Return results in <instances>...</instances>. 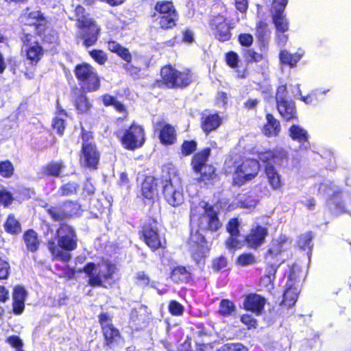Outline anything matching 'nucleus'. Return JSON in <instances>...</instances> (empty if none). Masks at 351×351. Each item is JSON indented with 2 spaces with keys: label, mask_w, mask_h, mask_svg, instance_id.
<instances>
[{
  "label": "nucleus",
  "mask_w": 351,
  "mask_h": 351,
  "mask_svg": "<svg viewBox=\"0 0 351 351\" xmlns=\"http://www.w3.org/2000/svg\"><path fill=\"white\" fill-rule=\"evenodd\" d=\"M25 22L19 38L25 47V58L32 66H36L45 55L43 46L51 49L58 45V33L49 25V21L40 10H34L24 14Z\"/></svg>",
  "instance_id": "nucleus-1"
},
{
  "label": "nucleus",
  "mask_w": 351,
  "mask_h": 351,
  "mask_svg": "<svg viewBox=\"0 0 351 351\" xmlns=\"http://www.w3.org/2000/svg\"><path fill=\"white\" fill-rule=\"evenodd\" d=\"M257 157L264 165V173L271 189L281 191L284 182L274 165L278 167L287 166L289 161V152L282 147H276L258 152Z\"/></svg>",
  "instance_id": "nucleus-2"
},
{
  "label": "nucleus",
  "mask_w": 351,
  "mask_h": 351,
  "mask_svg": "<svg viewBox=\"0 0 351 351\" xmlns=\"http://www.w3.org/2000/svg\"><path fill=\"white\" fill-rule=\"evenodd\" d=\"M55 237L56 242L53 239L47 241L52 259L69 263L72 258L70 252L77 247L78 239L74 228L66 223H62L56 230Z\"/></svg>",
  "instance_id": "nucleus-3"
},
{
  "label": "nucleus",
  "mask_w": 351,
  "mask_h": 351,
  "mask_svg": "<svg viewBox=\"0 0 351 351\" xmlns=\"http://www.w3.org/2000/svg\"><path fill=\"white\" fill-rule=\"evenodd\" d=\"M75 26L77 27V44L81 43L88 48L97 44L101 33V27L82 5L74 9Z\"/></svg>",
  "instance_id": "nucleus-4"
},
{
  "label": "nucleus",
  "mask_w": 351,
  "mask_h": 351,
  "mask_svg": "<svg viewBox=\"0 0 351 351\" xmlns=\"http://www.w3.org/2000/svg\"><path fill=\"white\" fill-rule=\"evenodd\" d=\"M162 194L166 202L173 207H178L184 201L182 179L178 170L174 167H167L160 178Z\"/></svg>",
  "instance_id": "nucleus-5"
},
{
  "label": "nucleus",
  "mask_w": 351,
  "mask_h": 351,
  "mask_svg": "<svg viewBox=\"0 0 351 351\" xmlns=\"http://www.w3.org/2000/svg\"><path fill=\"white\" fill-rule=\"evenodd\" d=\"M104 269L99 267L93 262L87 263L80 270L88 278V285L91 287L107 288L111 287L114 282V276L117 270V265L109 261L103 262Z\"/></svg>",
  "instance_id": "nucleus-6"
},
{
  "label": "nucleus",
  "mask_w": 351,
  "mask_h": 351,
  "mask_svg": "<svg viewBox=\"0 0 351 351\" xmlns=\"http://www.w3.org/2000/svg\"><path fill=\"white\" fill-rule=\"evenodd\" d=\"M202 208L204 211L201 213L199 206H191L189 214L191 223L197 226L199 230L217 232L222 226V223L219 217V212L208 202H205Z\"/></svg>",
  "instance_id": "nucleus-7"
},
{
  "label": "nucleus",
  "mask_w": 351,
  "mask_h": 351,
  "mask_svg": "<svg viewBox=\"0 0 351 351\" xmlns=\"http://www.w3.org/2000/svg\"><path fill=\"white\" fill-rule=\"evenodd\" d=\"M152 14V21L162 31H169L178 26L180 19L179 12L172 0L157 1Z\"/></svg>",
  "instance_id": "nucleus-8"
},
{
  "label": "nucleus",
  "mask_w": 351,
  "mask_h": 351,
  "mask_svg": "<svg viewBox=\"0 0 351 351\" xmlns=\"http://www.w3.org/2000/svg\"><path fill=\"white\" fill-rule=\"evenodd\" d=\"M160 79L156 80L154 85L158 88L182 89L189 86L193 81V74L189 69L179 71L170 64L161 67Z\"/></svg>",
  "instance_id": "nucleus-9"
},
{
  "label": "nucleus",
  "mask_w": 351,
  "mask_h": 351,
  "mask_svg": "<svg viewBox=\"0 0 351 351\" xmlns=\"http://www.w3.org/2000/svg\"><path fill=\"white\" fill-rule=\"evenodd\" d=\"M80 138L82 143L79 152L80 164L84 168L96 170L100 161L101 154L94 141V134L82 127Z\"/></svg>",
  "instance_id": "nucleus-10"
},
{
  "label": "nucleus",
  "mask_w": 351,
  "mask_h": 351,
  "mask_svg": "<svg viewBox=\"0 0 351 351\" xmlns=\"http://www.w3.org/2000/svg\"><path fill=\"white\" fill-rule=\"evenodd\" d=\"M125 149L134 151L142 147L146 141L145 130L143 125L132 122L128 128L115 132Z\"/></svg>",
  "instance_id": "nucleus-11"
},
{
  "label": "nucleus",
  "mask_w": 351,
  "mask_h": 351,
  "mask_svg": "<svg viewBox=\"0 0 351 351\" xmlns=\"http://www.w3.org/2000/svg\"><path fill=\"white\" fill-rule=\"evenodd\" d=\"M43 207L53 221H62L76 218L81 216L83 213L80 203L71 199H65L53 206L46 204Z\"/></svg>",
  "instance_id": "nucleus-12"
},
{
  "label": "nucleus",
  "mask_w": 351,
  "mask_h": 351,
  "mask_svg": "<svg viewBox=\"0 0 351 351\" xmlns=\"http://www.w3.org/2000/svg\"><path fill=\"white\" fill-rule=\"evenodd\" d=\"M138 235L152 252L165 251L167 247V242L165 235L160 233L158 227L154 222H144L138 227Z\"/></svg>",
  "instance_id": "nucleus-13"
},
{
  "label": "nucleus",
  "mask_w": 351,
  "mask_h": 351,
  "mask_svg": "<svg viewBox=\"0 0 351 351\" xmlns=\"http://www.w3.org/2000/svg\"><path fill=\"white\" fill-rule=\"evenodd\" d=\"M73 72L82 90L95 92L101 87V78L95 69L88 62L77 64Z\"/></svg>",
  "instance_id": "nucleus-14"
},
{
  "label": "nucleus",
  "mask_w": 351,
  "mask_h": 351,
  "mask_svg": "<svg viewBox=\"0 0 351 351\" xmlns=\"http://www.w3.org/2000/svg\"><path fill=\"white\" fill-rule=\"evenodd\" d=\"M210 154L211 149L204 147L195 153L191 158V166L194 172L199 174V182L209 183L217 176L215 168L212 165L207 164Z\"/></svg>",
  "instance_id": "nucleus-15"
},
{
  "label": "nucleus",
  "mask_w": 351,
  "mask_h": 351,
  "mask_svg": "<svg viewBox=\"0 0 351 351\" xmlns=\"http://www.w3.org/2000/svg\"><path fill=\"white\" fill-rule=\"evenodd\" d=\"M288 90L286 84L278 86L276 94V106L278 113L286 121H298V111L295 101L288 98Z\"/></svg>",
  "instance_id": "nucleus-16"
},
{
  "label": "nucleus",
  "mask_w": 351,
  "mask_h": 351,
  "mask_svg": "<svg viewBox=\"0 0 351 351\" xmlns=\"http://www.w3.org/2000/svg\"><path fill=\"white\" fill-rule=\"evenodd\" d=\"M259 159L246 158L239 165L233 177V183L238 186L244 184L256 178L260 170Z\"/></svg>",
  "instance_id": "nucleus-17"
},
{
  "label": "nucleus",
  "mask_w": 351,
  "mask_h": 351,
  "mask_svg": "<svg viewBox=\"0 0 351 351\" xmlns=\"http://www.w3.org/2000/svg\"><path fill=\"white\" fill-rule=\"evenodd\" d=\"M241 223L238 217H233L229 219L226 226L228 236L224 241L226 248L231 252L243 249L245 245V237L241 239L240 232Z\"/></svg>",
  "instance_id": "nucleus-18"
},
{
  "label": "nucleus",
  "mask_w": 351,
  "mask_h": 351,
  "mask_svg": "<svg viewBox=\"0 0 351 351\" xmlns=\"http://www.w3.org/2000/svg\"><path fill=\"white\" fill-rule=\"evenodd\" d=\"M98 322L101 329L105 346L109 348H114L121 338V335L119 329L113 325L112 317L107 313L102 312L98 315Z\"/></svg>",
  "instance_id": "nucleus-19"
},
{
  "label": "nucleus",
  "mask_w": 351,
  "mask_h": 351,
  "mask_svg": "<svg viewBox=\"0 0 351 351\" xmlns=\"http://www.w3.org/2000/svg\"><path fill=\"white\" fill-rule=\"evenodd\" d=\"M209 25L215 38L219 41L223 43L231 40V31L234 28V25L224 16H214L210 21Z\"/></svg>",
  "instance_id": "nucleus-20"
},
{
  "label": "nucleus",
  "mask_w": 351,
  "mask_h": 351,
  "mask_svg": "<svg viewBox=\"0 0 351 351\" xmlns=\"http://www.w3.org/2000/svg\"><path fill=\"white\" fill-rule=\"evenodd\" d=\"M268 235L267 227L256 224L252 227L245 235L246 246L250 249L257 250L263 245Z\"/></svg>",
  "instance_id": "nucleus-21"
},
{
  "label": "nucleus",
  "mask_w": 351,
  "mask_h": 351,
  "mask_svg": "<svg viewBox=\"0 0 351 351\" xmlns=\"http://www.w3.org/2000/svg\"><path fill=\"white\" fill-rule=\"evenodd\" d=\"M223 119L219 112L205 110L200 114V128L206 135L217 130L222 124Z\"/></svg>",
  "instance_id": "nucleus-22"
},
{
  "label": "nucleus",
  "mask_w": 351,
  "mask_h": 351,
  "mask_svg": "<svg viewBox=\"0 0 351 351\" xmlns=\"http://www.w3.org/2000/svg\"><path fill=\"white\" fill-rule=\"evenodd\" d=\"M226 64L234 70L235 77L239 80L245 79L249 76L250 71L247 66L240 64L241 60L239 54L234 51H229L225 53Z\"/></svg>",
  "instance_id": "nucleus-23"
},
{
  "label": "nucleus",
  "mask_w": 351,
  "mask_h": 351,
  "mask_svg": "<svg viewBox=\"0 0 351 351\" xmlns=\"http://www.w3.org/2000/svg\"><path fill=\"white\" fill-rule=\"evenodd\" d=\"M287 241V239L285 237H280L278 239L272 241L265 254V260L268 263L280 265L283 262L280 256L284 251V245Z\"/></svg>",
  "instance_id": "nucleus-24"
},
{
  "label": "nucleus",
  "mask_w": 351,
  "mask_h": 351,
  "mask_svg": "<svg viewBox=\"0 0 351 351\" xmlns=\"http://www.w3.org/2000/svg\"><path fill=\"white\" fill-rule=\"evenodd\" d=\"M158 179L154 176H146L141 182V195L144 202H154L158 195Z\"/></svg>",
  "instance_id": "nucleus-25"
},
{
  "label": "nucleus",
  "mask_w": 351,
  "mask_h": 351,
  "mask_svg": "<svg viewBox=\"0 0 351 351\" xmlns=\"http://www.w3.org/2000/svg\"><path fill=\"white\" fill-rule=\"evenodd\" d=\"M266 299L265 297L255 293H250L244 295L243 308L247 311L261 315L265 308Z\"/></svg>",
  "instance_id": "nucleus-26"
},
{
  "label": "nucleus",
  "mask_w": 351,
  "mask_h": 351,
  "mask_svg": "<svg viewBox=\"0 0 351 351\" xmlns=\"http://www.w3.org/2000/svg\"><path fill=\"white\" fill-rule=\"evenodd\" d=\"M87 93L82 90L73 91V104L79 114H86L93 108V104L86 95Z\"/></svg>",
  "instance_id": "nucleus-27"
},
{
  "label": "nucleus",
  "mask_w": 351,
  "mask_h": 351,
  "mask_svg": "<svg viewBox=\"0 0 351 351\" xmlns=\"http://www.w3.org/2000/svg\"><path fill=\"white\" fill-rule=\"evenodd\" d=\"M265 119L266 122L261 129L262 134L267 138L278 136L281 132L280 121L269 112L266 113Z\"/></svg>",
  "instance_id": "nucleus-28"
},
{
  "label": "nucleus",
  "mask_w": 351,
  "mask_h": 351,
  "mask_svg": "<svg viewBox=\"0 0 351 351\" xmlns=\"http://www.w3.org/2000/svg\"><path fill=\"white\" fill-rule=\"evenodd\" d=\"M160 143L164 146L175 144L178 140V134L175 126L170 123L163 124L158 134Z\"/></svg>",
  "instance_id": "nucleus-29"
},
{
  "label": "nucleus",
  "mask_w": 351,
  "mask_h": 351,
  "mask_svg": "<svg viewBox=\"0 0 351 351\" xmlns=\"http://www.w3.org/2000/svg\"><path fill=\"white\" fill-rule=\"evenodd\" d=\"M191 239L195 243V246L191 252L192 258L195 260L204 258L206 256L205 253L208 250L207 241L205 237L197 231L195 234H191Z\"/></svg>",
  "instance_id": "nucleus-30"
},
{
  "label": "nucleus",
  "mask_w": 351,
  "mask_h": 351,
  "mask_svg": "<svg viewBox=\"0 0 351 351\" xmlns=\"http://www.w3.org/2000/svg\"><path fill=\"white\" fill-rule=\"evenodd\" d=\"M66 166L63 160H51L42 167L41 173L45 177L60 178Z\"/></svg>",
  "instance_id": "nucleus-31"
},
{
  "label": "nucleus",
  "mask_w": 351,
  "mask_h": 351,
  "mask_svg": "<svg viewBox=\"0 0 351 351\" xmlns=\"http://www.w3.org/2000/svg\"><path fill=\"white\" fill-rule=\"evenodd\" d=\"M106 43L108 51L115 53L126 63L130 64L132 62V56L128 48L122 46L116 40L111 39L106 41Z\"/></svg>",
  "instance_id": "nucleus-32"
},
{
  "label": "nucleus",
  "mask_w": 351,
  "mask_h": 351,
  "mask_svg": "<svg viewBox=\"0 0 351 351\" xmlns=\"http://www.w3.org/2000/svg\"><path fill=\"white\" fill-rule=\"evenodd\" d=\"M299 290L292 281L287 282L286 289L283 293V298L280 303L287 308L293 307L298 300Z\"/></svg>",
  "instance_id": "nucleus-33"
},
{
  "label": "nucleus",
  "mask_w": 351,
  "mask_h": 351,
  "mask_svg": "<svg viewBox=\"0 0 351 351\" xmlns=\"http://www.w3.org/2000/svg\"><path fill=\"white\" fill-rule=\"evenodd\" d=\"M170 278L176 284L188 283L191 280L192 276L186 267L179 265L172 269Z\"/></svg>",
  "instance_id": "nucleus-34"
},
{
  "label": "nucleus",
  "mask_w": 351,
  "mask_h": 351,
  "mask_svg": "<svg viewBox=\"0 0 351 351\" xmlns=\"http://www.w3.org/2000/svg\"><path fill=\"white\" fill-rule=\"evenodd\" d=\"M270 33V29L265 21L261 20L257 23L255 27V36L261 47H267Z\"/></svg>",
  "instance_id": "nucleus-35"
},
{
  "label": "nucleus",
  "mask_w": 351,
  "mask_h": 351,
  "mask_svg": "<svg viewBox=\"0 0 351 351\" xmlns=\"http://www.w3.org/2000/svg\"><path fill=\"white\" fill-rule=\"evenodd\" d=\"M23 239L27 249L31 252H35L38 250L40 241L38 234L33 229H28L23 233Z\"/></svg>",
  "instance_id": "nucleus-36"
},
{
  "label": "nucleus",
  "mask_w": 351,
  "mask_h": 351,
  "mask_svg": "<svg viewBox=\"0 0 351 351\" xmlns=\"http://www.w3.org/2000/svg\"><path fill=\"white\" fill-rule=\"evenodd\" d=\"M289 135L292 140L301 144H304L308 141V132L298 125L293 124L290 126Z\"/></svg>",
  "instance_id": "nucleus-37"
},
{
  "label": "nucleus",
  "mask_w": 351,
  "mask_h": 351,
  "mask_svg": "<svg viewBox=\"0 0 351 351\" xmlns=\"http://www.w3.org/2000/svg\"><path fill=\"white\" fill-rule=\"evenodd\" d=\"M241 54L245 63V66L249 64L258 63L263 60L265 56L257 52L254 48H243L241 51Z\"/></svg>",
  "instance_id": "nucleus-38"
},
{
  "label": "nucleus",
  "mask_w": 351,
  "mask_h": 351,
  "mask_svg": "<svg viewBox=\"0 0 351 351\" xmlns=\"http://www.w3.org/2000/svg\"><path fill=\"white\" fill-rule=\"evenodd\" d=\"M5 232L12 235H16L21 232V223L16 219L14 214H9L3 224Z\"/></svg>",
  "instance_id": "nucleus-39"
},
{
  "label": "nucleus",
  "mask_w": 351,
  "mask_h": 351,
  "mask_svg": "<svg viewBox=\"0 0 351 351\" xmlns=\"http://www.w3.org/2000/svg\"><path fill=\"white\" fill-rule=\"evenodd\" d=\"M272 21L276 29V32L285 33L289 29V22L284 12H274L272 14Z\"/></svg>",
  "instance_id": "nucleus-40"
},
{
  "label": "nucleus",
  "mask_w": 351,
  "mask_h": 351,
  "mask_svg": "<svg viewBox=\"0 0 351 351\" xmlns=\"http://www.w3.org/2000/svg\"><path fill=\"white\" fill-rule=\"evenodd\" d=\"M236 311L237 306L232 300L222 299L219 304L217 313L223 317H228L232 316Z\"/></svg>",
  "instance_id": "nucleus-41"
},
{
  "label": "nucleus",
  "mask_w": 351,
  "mask_h": 351,
  "mask_svg": "<svg viewBox=\"0 0 351 351\" xmlns=\"http://www.w3.org/2000/svg\"><path fill=\"white\" fill-rule=\"evenodd\" d=\"M101 99L105 106H112L118 112L127 114V108L125 105L117 100L114 96L106 93L101 95Z\"/></svg>",
  "instance_id": "nucleus-42"
},
{
  "label": "nucleus",
  "mask_w": 351,
  "mask_h": 351,
  "mask_svg": "<svg viewBox=\"0 0 351 351\" xmlns=\"http://www.w3.org/2000/svg\"><path fill=\"white\" fill-rule=\"evenodd\" d=\"M279 58L282 64L293 68L300 61L301 56L297 53H291L287 50H282L279 53Z\"/></svg>",
  "instance_id": "nucleus-43"
},
{
  "label": "nucleus",
  "mask_w": 351,
  "mask_h": 351,
  "mask_svg": "<svg viewBox=\"0 0 351 351\" xmlns=\"http://www.w3.org/2000/svg\"><path fill=\"white\" fill-rule=\"evenodd\" d=\"M79 189L80 184L77 182L69 181L60 186L58 193L61 197H68L77 194Z\"/></svg>",
  "instance_id": "nucleus-44"
},
{
  "label": "nucleus",
  "mask_w": 351,
  "mask_h": 351,
  "mask_svg": "<svg viewBox=\"0 0 351 351\" xmlns=\"http://www.w3.org/2000/svg\"><path fill=\"white\" fill-rule=\"evenodd\" d=\"M257 262V258L252 252H243L239 254L235 260V264L239 267L253 265Z\"/></svg>",
  "instance_id": "nucleus-45"
},
{
  "label": "nucleus",
  "mask_w": 351,
  "mask_h": 351,
  "mask_svg": "<svg viewBox=\"0 0 351 351\" xmlns=\"http://www.w3.org/2000/svg\"><path fill=\"white\" fill-rule=\"evenodd\" d=\"M197 148V143L195 140H184L180 145V154L183 157H186L194 153Z\"/></svg>",
  "instance_id": "nucleus-46"
},
{
  "label": "nucleus",
  "mask_w": 351,
  "mask_h": 351,
  "mask_svg": "<svg viewBox=\"0 0 351 351\" xmlns=\"http://www.w3.org/2000/svg\"><path fill=\"white\" fill-rule=\"evenodd\" d=\"M14 173V167L10 160L0 161V176L10 178Z\"/></svg>",
  "instance_id": "nucleus-47"
},
{
  "label": "nucleus",
  "mask_w": 351,
  "mask_h": 351,
  "mask_svg": "<svg viewBox=\"0 0 351 351\" xmlns=\"http://www.w3.org/2000/svg\"><path fill=\"white\" fill-rule=\"evenodd\" d=\"M134 280L136 286L142 288L147 287L151 284V278L149 274L144 271L136 272Z\"/></svg>",
  "instance_id": "nucleus-48"
},
{
  "label": "nucleus",
  "mask_w": 351,
  "mask_h": 351,
  "mask_svg": "<svg viewBox=\"0 0 351 351\" xmlns=\"http://www.w3.org/2000/svg\"><path fill=\"white\" fill-rule=\"evenodd\" d=\"M88 54L90 57L99 65H104L108 61V55L102 49H92L88 51Z\"/></svg>",
  "instance_id": "nucleus-49"
},
{
  "label": "nucleus",
  "mask_w": 351,
  "mask_h": 351,
  "mask_svg": "<svg viewBox=\"0 0 351 351\" xmlns=\"http://www.w3.org/2000/svg\"><path fill=\"white\" fill-rule=\"evenodd\" d=\"M313 238L312 232L309 231L301 234L298 240V246L303 250L311 249V242Z\"/></svg>",
  "instance_id": "nucleus-50"
},
{
  "label": "nucleus",
  "mask_w": 351,
  "mask_h": 351,
  "mask_svg": "<svg viewBox=\"0 0 351 351\" xmlns=\"http://www.w3.org/2000/svg\"><path fill=\"white\" fill-rule=\"evenodd\" d=\"M13 194L5 189L0 190V205L4 208H9L14 202Z\"/></svg>",
  "instance_id": "nucleus-51"
},
{
  "label": "nucleus",
  "mask_w": 351,
  "mask_h": 351,
  "mask_svg": "<svg viewBox=\"0 0 351 351\" xmlns=\"http://www.w3.org/2000/svg\"><path fill=\"white\" fill-rule=\"evenodd\" d=\"M169 313L172 316H182L184 311V307L179 302L176 300H171L168 305Z\"/></svg>",
  "instance_id": "nucleus-52"
},
{
  "label": "nucleus",
  "mask_w": 351,
  "mask_h": 351,
  "mask_svg": "<svg viewBox=\"0 0 351 351\" xmlns=\"http://www.w3.org/2000/svg\"><path fill=\"white\" fill-rule=\"evenodd\" d=\"M51 127L53 130L56 131L58 135L62 136L66 128V120L58 116H56L53 119Z\"/></svg>",
  "instance_id": "nucleus-53"
},
{
  "label": "nucleus",
  "mask_w": 351,
  "mask_h": 351,
  "mask_svg": "<svg viewBox=\"0 0 351 351\" xmlns=\"http://www.w3.org/2000/svg\"><path fill=\"white\" fill-rule=\"evenodd\" d=\"M181 35L182 38L180 39V43H182L186 45H191L195 42V33L189 27L183 29L181 32Z\"/></svg>",
  "instance_id": "nucleus-54"
},
{
  "label": "nucleus",
  "mask_w": 351,
  "mask_h": 351,
  "mask_svg": "<svg viewBox=\"0 0 351 351\" xmlns=\"http://www.w3.org/2000/svg\"><path fill=\"white\" fill-rule=\"evenodd\" d=\"M12 348H14L16 351H24L23 343L22 339L17 335H11L7 337L5 340Z\"/></svg>",
  "instance_id": "nucleus-55"
},
{
  "label": "nucleus",
  "mask_w": 351,
  "mask_h": 351,
  "mask_svg": "<svg viewBox=\"0 0 351 351\" xmlns=\"http://www.w3.org/2000/svg\"><path fill=\"white\" fill-rule=\"evenodd\" d=\"M238 42L241 47L249 48L254 43V38L250 33H241L238 36Z\"/></svg>",
  "instance_id": "nucleus-56"
},
{
  "label": "nucleus",
  "mask_w": 351,
  "mask_h": 351,
  "mask_svg": "<svg viewBox=\"0 0 351 351\" xmlns=\"http://www.w3.org/2000/svg\"><path fill=\"white\" fill-rule=\"evenodd\" d=\"M27 295V291L23 287L18 285L14 288L12 293L13 301L25 302Z\"/></svg>",
  "instance_id": "nucleus-57"
},
{
  "label": "nucleus",
  "mask_w": 351,
  "mask_h": 351,
  "mask_svg": "<svg viewBox=\"0 0 351 351\" xmlns=\"http://www.w3.org/2000/svg\"><path fill=\"white\" fill-rule=\"evenodd\" d=\"M228 265V261L224 256H220L215 258L212 262V268L215 271H219L225 269Z\"/></svg>",
  "instance_id": "nucleus-58"
},
{
  "label": "nucleus",
  "mask_w": 351,
  "mask_h": 351,
  "mask_svg": "<svg viewBox=\"0 0 351 351\" xmlns=\"http://www.w3.org/2000/svg\"><path fill=\"white\" fill-rule=\"evenodd\" d=\"M220 351H248L247 348L241 343H228L223 345Z\"/></svg>",
  "instance_id": "nucleus-59"
},
{
  "label": "nucleus",
  "mask_w": 351,
  "mask_h": 351,
  "mask_svg": "<svg viewBox=\"0 0 351 351\" xmlns=\"http://www.w3.org/2000/svg\"><path fill=\"white\" fill-rule=\"evenodd\" d=\"M241 322L247 326L248 330L256 328L257 320L251 315L243 314L241 316Z\"/></svg>",
  "instance_id": "nucleus-60"
},
{
  "label": "nucleus",
  "mask_w": 351,
  "mask_h": 351,
  "mask_svg": "<svg viewBox=\"0 0 351 351\" xmlns=\"http://www.w3.org/2000/svg\"><path fill=\"white\" fill-rule=\"evenodd\" d=\"M10 270L9 263L0 258V280H5L8 278Z\"/></svg>",
  "instance_id": "nucleus-61"
},
{
  "label": "nucleus",
  "mask_w": 351,
  "mask_h": 351,
  "mask_svg": "<svg viewBox=\"0 0 351 351\" xmlns=\"http://www.w3.org/2000/svg\"><path fill=\"white\" fill-rule=\"evenodd\" d=\"M289 0H273L271 7L274 12H284Z\"/></svg>",
  "instance_id": "nucleus-62"
},
{
  "label": "nucleus",
  "mask_w": 351,
  "mask_h": 351,
  "mask_svg": "<svg viewBox=\"0 0 351 351\" xmlns=\"http://www.w3.org/2000/svg\"><path fill=\"white\" fill-rule=\"evenodd\" d=\"M25 309V302L13 301L12 312L14 315H21Z\"/></svg>",
  "instance_id": "nucleus-63"
},
{
  "label": "nucleus",
  "mask_w": 351,
  "mask_h": 351,
  "mask_svg": "<svg viewBox=\"0 0 351 351\" xmlns=\"http://www.w3.org/2000/svg\"><path fill=\"white\" fill-rule=\"evenodd\" d=\"M269 263V265L266 267V273L264 275L266 276H268L272 279H275L277 267L279 265H276L271 263Z\"/></svg>",
  "instance_id": "nucleus-64"
}]
</instances>
